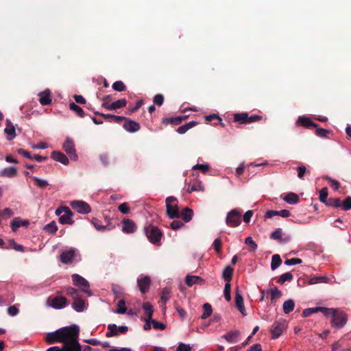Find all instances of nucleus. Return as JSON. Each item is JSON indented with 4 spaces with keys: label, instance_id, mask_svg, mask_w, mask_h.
Returning <instances> with one entry per match:
<instances>
[{
    "label": "nucleus",
    "instance_id": "1",
    "mask_svg": "<svg viewBox=\"0 0 351 351\" xmlns=\"http://www.w3.org/2000/svg\"><path fill=\"white\" fill-rule=\"evenodd\" d=\"M80 328L73 324L48 332L45 341L48 344L62 343L63 346L60 348L62 351H81L82 346L78 342Z\"/></svg>",
    "mask_w": 351,
    "mask_h": 351
},
{
    "label": "nucleus",
    "instance_id": "2",
    "mask_svg": "<svg viewBox=\"0 0 351 351\" xmlns=\"http://www.w3.org/2000/svg\"><path fill=\"white\" fill-rule=\"evenodd\" d=\"M144 232L152 244L158 246L161 245L160 240L163 234L157 226L151 224L146 226L144 227Z\"/></svg>",
    "mask_w": 351,
    "mask_h": 351
},
{
    "label": "nucleus",
    "instance_id": "3",
    "mask_svg": "<svg viewBox=\"0 0 351 351\" xmlns=\"http://www.w3.org/2000/svg\"><path fill=\"white\" fill-rule=\"evenodd\" d=\"M63 291H58L56 296L51 295L47 300V304L55 309H62L69 304L68 300L61 294Z\"/></svg>",
    "mask_w": 351,
    "mask_h": 351
},
{
    "label": "nucleus",
    "instance_id": "4",
    "mask_svg": "<svg viewBox=\"0 0 351 351\" xmlns=\"http://www.w3.org/2000/svg\"><path fill=\"white\" fill-rule=\"evenodd\" d=\"M167 215L170 219L179 217V208L178 206V200L176 197L170 196L165 200Z\"/></svg>",
    "mask_w": 351,
    "mask_h": 351
},
{
    "label": "nucleus",
    "instance_id": "5",
    "mask_svg": "<svg viewBox=\"0 0 351 351\" xmlns=\"http://www.w3.org/2000/svg\"><path fill=\"white\" fill-rule=\"evenodd\" d=\"M331 323L332 326L341 328L344 326L347 322V316L345 313L335 308L334 313L331 315Z\"/></svg>",
    "mask_w": 351,
    "mask_h": 351
},
{
    "label": "nucleus",
    "instance_id": "6",
    "mask_svg": "<svg viewBox=\"0 0 351 351\" xmlns=\"http://www.w3.org/2000/svg\"><path fill=\"white\" fill-rule=\"evenodd\" d=\"M226 222L230 227H237L241 223V213L237 209L231 210L226 216Z\"/></svg>",
    "mask_w": 351,
    "mask_h": 351
},
{
    "label": "nucleus",
    "instance_id": "7",
    "mask_svg": "<svg viewBox=\"0 0 351 351\" xmlns=\"http://www.w3.org/2000/svg\"><path fill=\"white\" fill-rule=\"evenodd\" d=\"M111 96L108 95L104 97L103 98V104L102 107L109 110H114L118 108H123L127 105V100L125 99H120L117 101L112 102V104H108L106 102L107 100H110Z\"/></svg>",
    "mask_w": 351,
    "mask_h": 351
},
{
    "label": "nucleus",
    "instance_id": "8",
    "mask_svg": "<svg viewBox=\"0 0 351 351\" xmlns=\"http://www.w3.org/2000/svg\"><path fill=\"white\" fill-rule=\"evenodd\" d=\"M128 331V327L126 326L117 327L116 324H111L108 326V331L106 333V337H117L119 335V334H125Z\"/></svg>",
    "mask_w": 351,
    "mask_h": 351
},
{
    "label": "nucleus",
    "instance_id": "9",
    "mask_svg": "<svg viewBox=\"0 0 351 351\" xmlns=\"http://www.w3.org/2000/svg\"><path fill=\"white\" fill-rule=\"evenodd\" d=\"M77 255V250L75 248H70L68 250L62 252L60 255V260L62 263L69 264L73 262Z\"/></svg>",
    "mask_w": 351,
    "mask_h": 351
},
{
    "label": "nucleus",
    "instance_id": "10",
    "mask_svg": "<svg viewBox=\"0 0 351 351\" xmlns=\"http://www.w3.org/2000/svg\"><path fill=\"white\" fill-rule=\"evenodd\" d=\"M62 148L72 160H77V155L75 152L74 142L72 139L66 138L62 145Z\"/></svg>",
    "mask_w": 351,
    "mask_h": 351
},
{
    "label": "nucleus",
    "instance_id": "11",
    "mask_svg": "<svg viewBox=\"0 0 351 351\" xmlns=\"http://www.w3.org/2000/svg\"><path fill=\"white\" fill-rule=\"evenodd\" d=\"M71 278L74 285L81 287L83 292L89 293V283L85 278L77 274H73Z\"/></svg>",
    "mask_w": 351,
    "mask_h": 351
},
{
    "label": "nucleus",
    "instance_id": "12",
    "mask_svg": "<svg viewBox=\"0 0 351 351\" xmlns=\"http://www.w3.org/2000/svg\"><path fill=\"white\" fill-rule=\"evenodd\" d=\"M137 285L142 293H147L150 288L151 279L148 276L141 275L137 279Z\"/></svg>",
    "mask_w": 351,
    "mask_h": 351
},
{
    "label": "nucleus",
    "instance_id": "13",
    "mask_svg": "<svg viewBox=\"0 0 351 351\" xmlns=\"http://www.w3.org/2000/svg\"><path fill=\"white\" fill-rule=\"evenodd\" d=\"M71 206L81 214H88L91 210L90 206L83 201H73L71 203Z\"/></svg>",
    "mask_w": 351,
    "mask_h": 351
},
{
    "label": "nucleus",
    "instance_id": "14",
    "mask_svg": "<svg viewBox=\"0 0 351 351\" xmlns=\"http://www.w3.org/2000/svg\"><path fill=\"white\" fill-rule=\"evenodd\" d=\"M125 121L123 128L129 132L134 133L138 131L141 128V125L135 121L131 120L127 117L123 119Z\"/></svg>",
    "mask_w": 351,
    "mask_h": 351
},
{
    "label": "nucleus",
    "instance_id": "15",
    "mask_svg": "<svg viewBox=\"0 0 351 351\" xmlns=\"http://www.w3.org/2000/svg\"><path fill=\"white\" fill-rule=\"evenodd\" d=\"M136 223L131 219H124L122 221V231L126 234L134 233L136 230Z\"/></svg>",
    "mask_w": 351,
    "mask_h": 351
},
{
    "label": "nucleus",
    "instance_id": "16",
    "mask_svg": "<svg viewBox=\"0 0 351 351\" xmlns=\"http://www.w3.org/2000/svg\"><path fill=\"white\" fill-rule=\"evenodd\" d=\"M285 325L282 322H275L271 327V334L273 339H276L282 333Z\"/></svg>",
    "mask_w": 351,
    "mask_h": 351
},
{
    "label": "nucleus",
    "instance_id": "17",
    "mask_svg": "<svg viewBox=\"0 0 351 351\" xmlns=\"http://www.w3.org/2000/svg\"><path fill=\"white\" fill-rule=\"evenodd\" d=\"M87 302L86 300H83L81 296L77 298V299L73 300V302L71 304L73 309L77 312H82L87 308Z\"/></svg>",
    "mask_w": 351,
    "mask_h": 351
},
{
    "label": "nucleus",
    "instance_id": "18",
    "mask_svg": "<svg viewBox=\"0 0 351 351\" xmlns=\"http://www.w3.org/2000/svg\"><path fill=\"white\" fill-rule=\"evenodd\" d=\"M65 213L59 217V222L62 224H73L74 221L72 219L73 213L69 208H65Z\"/></svg>",
    "mask_w": 351,
    "mask_h": 351
},
{
    "label": "nucleus",
    "instance_id": "19",
    "mask_svg": "<svg viewBox=\"0 0 351 351\" xmlns=\"http://www.w3.org/2000/svg\"><path fill=\"white\" fill-rule=\"evenodd\" d=\"M274 216H280L282 217H288L291 216V212L288 210L283 209L281 210H269L267 211L265 217V218H272Z\"/></svg>",
    "mask_w": 351,
    "mask_h": 351
},
{
    "label": "nucleus",
    "instance_id": "20",
    "mask_svg": "<svg viewBox=\"0 0 351 351\" xmlns=\"http://www.w3.org/2000/svg\"><path fill=\"white\" fill-rule=\"evenodd\" d=\"M187 119V116H178L175 117H166L162 119V123L165 125L172 124L175 125H180L182 121Z\"/></svg>",
    "mask_w": 351,
    "mask_h": 351
},
{
    "label": "nucleus",
    "instance_id": "21",
    "mask_svg": "<svg viewBox=\"0 0 351 351\" xmlns=\"http://www.w3.org/2000/svg\"><path fill=\"white\" fill-rule=\"evenodd\" d=\"M205 280L199 276L187 275L185 278V283L189 287L194 285H203Z\"/></svg>",
    "mask_w": 351,
    "mask_h": 351
},
{
    "label": "nucleus",
    "instance_id": "22",
    "mask_svg": "<svg viewBox=\"0 0 351 351\" xmlns=\"http://www.w3.org/2000/svg\"><path fill=\"white\" fill-rule=\"evenodd\" d=\"M51 157L56 161L61 162L64 165H67L69 162L68 158L63 153L59 151H53L51 154Z\"/></svg>",
    "mask_w": 351,
    "mask_h": 351
},
{
    "label": "nucleus",
    "instance_id": "23",
    "mask_svg": "<svg viewBox=\"0 0 351 351\" xmlns=\"http://www.w3.org/2000/svg\"><path fill=\"white\" fill-rule=\"evenodd\" d=\"M297 123L306 128H311L312 127L313 128L318 127L317 123L312 121L310 118L304 117V116L299 117Z\"/></svg>",
    "mask_w": 351,
    "mask_h": 351
},
{
    "label": "nucleus",
    "instance_id": "24",
    "mask_svg": "<svg viewBox=\"0 0 351 351\" xmlns=\"http://www.w3.org/2000/svg\"><path fill=\"white\" fill-rule=\"evenodd\" d=\"M15 131V127L13 123L9 119H7L4 132L8 135V140L11 141L16 136Z\"/></svg>",
    "mask_w": 351,
    "mask_h": 351
},
{
    "label": "nucleus",
    "instance_id": "25",
    "mask_svg": "<svg viewBox=\"0 0 351 351\" xmlns=\"http://www.w3.org/2000/svg\"><path fill=\"white\" fill-rule=\"evenodd\" d=\"M95 114L101 116L102 117L109 121L110 122H114L117 123H120L121 121H123V119H125V117L122 116H117L110 114H103L99 112H95Z\"/></svg>",
    "mask_w": 351,
    "mask_h": 351
},
{
    "label": "nucleus",
    "instance_id": "26",
    "mask_svg": "<svg viewBox=\"0 0 351 351\" xmlns=\"http://www.w3.org/2000/svg\"><path fill=\"white\" fill-rule=\"evenodd\" d=\"M193 211L192 209L186 207L184 208L181 213L179 212V217L182 219L185 223L189 222L193 217Z\"/></svg>",
    "mask_w": 351,
    "mask_h": 351
},
{
    "label": "nucleus",
    "instance_id": "27",
    "mask_svg": "<svg viewBox=\"0 0 351 351\" xmlns=\"http://www.w3.org/2000/svg\"><path fill=\"white\" fill-rule=\"evenodd\" d=\"M50 94H51V93L49 89L45 90L43 92H41L39 94V97H40L39 101H40V104H42L43 106H47V105H49L51 104V99Z\"/></svg>",
    "mask_w": 351,
    "mask_h": 351
},
{
    "label": "nucleus",
    "instance_id": "28",
    "mask_svg": "<svg viewBox=\"0 0 351 351\" xmlns=\"http://www.w3.org/2000/svg\"><path fill=\"white\" fill-rule=\"evenodd\" d=\"M235 304L237 307L238 310L243 314L245 315V306L243 303V298L240 292L237 290L235 295Z\"/></svg>",
    "mask_w": 351,
    "mask_h": 351
},
{
    "label": "nucleus",
    "instance_id": "29",
    "mask_svg": "<svg viewBox=\"0 0 351 351\" xmlns=\"http://www.w3.org/2000/svg\"><path fill=\"white\" fill-rule=\"evenodd\" d=\"M17 175L16 168L14 167H9L4 168L0 172V176L7 177V178H14Z\"/></svg>",
    "mask_w": 351,
    "mask_h": 351
},
{
    "label": "nucleus",
    "instance_id": "30",
    "mask_svg": "<svg viewBox=\"0 0 351 351\" xmlns=\"http://www.w3.org/2000/svg\"><path fill=\"white\" fill-rule=\"evenodd\" d=\"M240 335L241 332L239 330L230 331L224 335L222 337L229 343H234L237 341V339Z\"/></svg>",
    "mask_w": 351,
    "mask_h": 351
},
{
    "label": "nucleus",
    "instance_id": "31",
    "mask_svg": "<svg viewBox=\"0 0 351 351\" xmlns=\"http://www.w3.org/2000/svg\"><path fill=\"white\" fill-rule=\"evenodd\" d=\"M247 113L241 112L234 114V121L240 124H247Z\"/></svg>",
    "mask_w": 351,
    "mask_h": 351
},
{
    "label": "nucleus",
    "instance_id": "32",
    "mask_svg": "<svg viewBox=\"0 0 351 351\" xmlns=\"http://www.w3.org/2000/svg\"><path fill=\"white\" fill-rule=\"evenodd\" d=\"M29 225V221L27 220L22 221L19 218H14L11 223V226L13 231H16V229L21 226L27 227Z\"/></svg>",
    "mask_w": 351,
    "mask_h": 351
},
{
    "label": "nucleus",
    "instance_id": "33",
    "mask_svg": "<svg viewBox=\"0 0 351 351\" xmlns=\"http://www.w3.org/2000/svg\"><path fill=\"white\" fill-rule=\"evenodd\" d=\"M283 199L290 204H295L299 202V197L297 194L294 193H287Z\"/></svg>",
    "mask_w": 351,
    "mask_h": 351
},
{
    "label": "nucleus",
    "instance_id": "34",
    "mask_svg": "<svg viewBox=\"0 0 351 351\" xmlns=\"http://www.w3.org/2000/svg\"><path fill=\"white\" fill-rule=\"evenodd\" d=\"M63 293H65L66 295L71 297L73 300L77 299V298L80 296L79 291L71 287L65 288Z\"/></svg>",
    "mask_w": 351,
    "mask_h": 351
},
{
    "label": "nucleus",
    "instance_id": "35",
    "mask_svg": "<svg viewBox=\"0 0 351 351\" xmlns=\"http://www.w3.org/2000/svg\"><path fill=\"white\" fill-rule=\"evenodd\" d=\"M197 124L196 121H191L184 125L180 126L177 130V132H178L180 134H183L186 133L189 129L193 128Z\"/></svg>",
    "mask_w": 351,
    "mask_h": 351
},
{
    "label": "nucleus",
    "instance_id": "36",
    "mask_svg": "<svg viewBox=\"0 0 351 351\" xmlns=\"http://www.w3.org/2000/svg\"><path fill=\"white\" fill-rule=\"evenodd\" d=\"M233 268L230 266H226L223 271V278L226 282L230 283L232 280L233 274Z\"/></svg>",
    "mask_w": 351,
    "mask_h": 351
},
{
    "label": "nucleus",
    "instance_id": "37",
    "mask_svg": "<svg viewBox=\"0 0 351 351\" xmlns=\"http://www.w3.org/2000/svg\"><path fill=\"white\" fill-rule=\"evenodd\" d=\"M143 308L145 311V314L147 316L146 319L152 320V315L154 313V309L152 306L149 302H145L143 305Z\"/></svg>",
    "mask_w": 351,
    "mask_h": 351
},
{
    "label": "nucleus",
    "instance_id": "38",
    "mask_svg": "<svg viewBox=\"0 0 351 351\" xmlns=\"http://www.w3.org/2000/svg\"><path fill=\"white\" fill-rule=\"evenodd\" d=\"M295 303L294 301L291 299L286 300L283 303V311L285 314H288L290 312L293 311L294 309Z\"/></svg>",
    "mask_w": 351,
    "mask_h": 351
},
{
    "label": "nucleus",
    "instance_id": "39",
    "mask_svg": "<svg viewBox=\"0 0 351 351\" xmlns=\"http://www.w3.org/2000/svg\"><path fill=\"white\" fill-rule=\"evenodd\" d=\"M267 293L271 294V302L275 301L276 299H278L282 296V291L280 290H279L276 287L267 290Z\"/></svg>",
    "mask_w": 351,
    "mask_h": 351
},
{
    "label": "nucleus",
    "instance_id": "40",
    "mask_svg": "<svg viewBox=\"0 0 351 351\" xmlns=\"http://www.w3.org/2000/svg\"><path fill=\"white\" fill-rule=\"evenodd\" d=\"M92 223L95 226V228L98 230H111L113 228V226H103L101 224V221L96 218H93L92 220Z\"/></svg>",
    "mask_w": 351,
    "mask_h": 351
},
{
    "label": "nucleus",
    "instance_id": "41",
    "mask_svg": "<svg viewBox=\"0 0 351 351\" xmlns=\"http://www.w3.org/2000/svg\"><path fill=\"white\" fill-rule=\"evenodd\" d=\"M282 263V260L278 254H274L273 255L271 258V269L272 270H275L277 269Z\"/></svg>",
    "mask_w": 351,
    "mask_h": 351
},
{
    "label": "nucleus",
    "instance_id": "42",
    "mask_svg": "<svg viewBox=\"0 0 351 351\" xmlns=\"http://www.w3.org/2000/svg\"><path fill=\"white\" fill-rule=\"evenodd\" d=\"M69 108L72 111L75 112L80 117H84V112L83 109L77 106L74 102H71L69 104Z\"/></svg>",
    "mask_w": 351,
    "mask_h": 351
},
{
    "label": "nucleus",
    "instance_id": "43",
    "mask_svg": "<svg viewBox=\"0 0 351 351\" xmlns=\"http://www.w3.org/2000/svg\"><path fill=\"white\" fill-rule=\"evenodd\" d=\"M204 313L201 316V318L205 319L208 318L213 313V308L209 303H205L203 304Z\"/></svg>",
    "mask_w": 351,
    "mask_h": 351
},
{
    "label": "nucleus",
    "instance_id": "44",
    "mask_svg": "<svg viewBox=\"0 0 351 351\" xmlns=\"http://www.w3.org/2000/svg\"><path fill=\"white\" fill-rule=\"evenodd\" d=\"M293 279V276L292 275V274L291 272H286V273L282 274L279 277L277 282L280 285H283L285 282H287V281L290 282Z\"/></svg>",
    "mask_w": 351,
    "mask_h": 351
},
{
    "label": "nucleus",
    "instance_id": "45",
    "mask_svg": "<svg viewBox=\"0 0 351 351\" xmlns=\"http://www.w3.org/2000/svg\"><path fill=\"white\" fill-rule=\"evenodd\" d=\"M323 179L328 181L330 183V186L335 190L338 191L340 188V183L336 180H334L328 176H324Z\"/></svg>",
    "mask_w": 351,
    "mask_h": 351
},
{
    "label": "nucleus",
    "instance_id": "46",
    "mask_svg": "<svg viewBox=\"0 0 351 351\" xmlns=\"http://www.w3.org/2000/svg\"><path fill=\"white\" fill-rule=\"evenodd\" d=\"M325 204L328 206L339 208L341 206V202L339 198H329Z\"/></svg>",
    "mask_w": 351,
    "mask_h": 351
},
{
    "label": "nucleus",
    "instance_id": "47",
    "mask_svg": "<svg viewBox=\"0 0 351 351\" xmlns=\"http://www.w3.org/2000/svg\"><path fill=\"white\" fill-rule=\"evenodd\" d=\"M245 243L250 247V252H255L258 248L257 244L251 237H248L245 239Z\"/></svg>",
    "mask_w": 351,
    "mask_h": 351
},
{
    "label": "nucleus",
    "instance_id": "48",
    "mask_svg": "<svg viewBox=\"0 0 351 351\" xmlns=\"http://www.w3.org/2000/svg\"><path fill=\"white\" fill-rule=\"evenodd\" d=\"M32 179L35 181V184L40 189H45L49 185L48 182L45 180L35 176L32 177Z\"/></svg>",
    "mask_w": 351,
    "mask_h": 351
},
{
    "label": "nucleus",
    "instance_id": "49",
    "mask_svg": "<svg viewBox=\"0 0 351 351\" xmlns=\"http://www.w3.org/2000/svg\"><path fill=\"white\" fill-rule=\"evenodd\" d=\"M44 229L46 232L53 234L56 232V231L58 230V227L56 223L54 221H53L48 223L47 225H46Z\"/></svg>",
    "mask_w": 351,
    "mask_h": 351
},
{
    "label": "nucleus",
    "instance_id": "50",
    "mask_svg": "<svg viewBox=\"0 0 351 351\" xmlns=\"http://www.w3.org/2000/svg\"><path fill=\"white\" fill-rule=\"evenodd\" d=\"M112 88L116 91L122 92L125 90L126 86L122 81H117L113 83Z\"/></svg>",
    "mask_w": 351,
    "mask_h": 351
},
{
    "label": "nucleus",
    "instance_id": "51",
    "mask_svg": "<svg viewBox=\"0 0 351 351\" xmlns=\"http://www.w3.org/2000/svg\"><path fill=\"white\" fill-rule=\"evenodd\" d=\"M317 313V312H322L324 315L326 316H330L332 313H334V310L335 308H326V307H316Z\"/></svg>",
    "mask_w": 351,
    "mask_h": 351
},
{
    "label": "nucleus",
    "instance_id": "52",
    "mask_svg": "<svg viewBox=\"0 0 351 351\" xmlns=\"http://www.w3.org/2000/svg\"><path fill=\"white\" fill-rule=\"evenodd\" d=\"M204 189L201 182H199L197 184H195L192 185L191 186H189L186 191L189 193H191L193 191H204Z\"/></svg>",
    "mask_w": 351,
    "mask_h": 351
},
{
    "label": "nucleus",
    "instance_id": "53",
    "mask_svg": "<svg viewBox=\"0 0 351 351\" xmlns=\"http://www.w3.org/2000/svg\"><path fill=\"white\" fill-rule=\"evenodd\" d=\"M297 171H298V176L300 179H303L306 173H308V174L310 173V171H307L306 167L303 165H300L297 168Z\"/></svg>",
    "mask_w": 351,
    "mask_h": 351
},
{
    "label": "nucleus",
    "instance_id": "54",
    "mask_svg": "<svg viewBox=\"0 0 351 351\" xmlns=\"http://www.w3.org/2000/svg\"><path fill=\"white\" fill-rule=\"evenodd\" d=\"M327 197H328V189L326 187H324L319 191L320 202L326 204L328 199H327Z\"/></svg>",
    "mask_w": 351,
    "mask_h": 351
},
{
    "label": "nucleus",
    "instance_id": "55",
    "mask_svg": "<svg viewBox=\"0 0 351 351\" xmlns=\"http://www.w3.org/2000/svg\"><path fill=\"white\" fill-rule=\"evenodd\" d=\"M117 313L124 314L126 312L125 302L124 300H121L118 302L117 309L116 311Z\"/></svg>",
    "mask_w": 351,
    "mask_h": 351
},
{
    "label": "nucleus",
    "instance_id": "56",
    "mask_svg": "<svg viewBox=\"0 0 351 351\" xmlns=\"http://www.w3.org/2000/svg\"><path fill=\"white\" fill-rule=\"evenodd\" d=\"M282 237V232L280 228H277L270 235V238L274 240L281 241Z\"/></svg>",
    "mask_w": 351,
    "mask_h": 351
},
{
    "label": "nucleus",
    "instance_id": "57",
    "mask_svg": "<svg viewBox=\"0 0 351 351\" xmlns=\"http://www.w3.org/2000/svg\"><path fill=\"white\" fill-rule=\"evenodd\" d=\"M194 170H199L205 173L210 169V166L207 164H197L193 167Z\"/></svg>",
    "mask_w": 351,
    "mask_h": 351
},
{
    "label": "nucleus",
    "instance_id": "58",
    "mask_svg": "<svg viewBox=\"0 0 351 351\" xmlns=\"http://www.w3.org/2000/svg\"><path fill=\"white\" fill-rule=\"evenodd\" d=\"M224 297L227 301L231 300V285L230 283L226 282L224 287Z\"/></svg>",
    "mask_w": 351,
    "mask_h": 351
},
{
    "label": "nucleus",
    "instance_id": "59",
    "mask_svg": "<svg viewBox=\"0 0 351 351\" xmlns=\"http://www.w3.org/2000/svg\"><path fill=\"white\" fill-rule=\"evenodd\" d=\"M9 247H12L16 251L22 252H24V247L21 245L16 243L14 240H10L9 241Z\"/></svg>",
    "mask_w": 351,
    "mask_h": 351
},
{
    "label": "nucleus",
    "instance_id": "60",
    "mask_svg": "<svg viewBox=\"0 0 351 351\" xmlns=\"http://www.w3.org/2000/svg\"><path fill=\"white\" fill-rule=\"evenodd\" d=\"M341 207L343 210H349L351 209V197L348 196L346 197L343 204H341Z\"/></svg>",
    "mask_w": 351,
    "mask_h": 351
},
{
    "label": "nucleus",
    "instance_id": "61",
    "mask_svg": "<svg viewBox=\"0 0 351 351\" xmlns=\"http://www.w3.org/2000/svg\"><path fill=\"white\" fill-rule=\"evenodd\" d=\"M160 298H161V300L162 301L163 304H165L166 302L170 298V291H169V289H164L162 290Z\"/></svg>",
    "mask_w": 351,
    "mask_h": 351
},
{
    "label": "nucleus",
    "instance_id": "62",
    "mask_svg": "<svg viewBox=\"0 0 351 351\" xmlns=\"http://www.w3.org/2000/svg\"><path fill=\"white\" fill-rule=\"evenodd\" d=\"M112 291L117 298L121 297L122 293L121 287L118 285H112Z\"/></svg>",
    "mask_w": 351,
    "mask_h": 351
},
{
    "label": "nucleus",
    "instance_id": "63",
    "mask_svg": "<svg viewBox=\"0 0 351 351\" xmlns=\"http://www.w3.org/2000/svg\"><path fill=\"white\" fill-rule=\"evenodd\" d=\"M13 215V211L8 208H6L3 209V210L0 211V217H2V219L4 218H8L11 217Z\"/></svg>",
    "mask_w": 351,
    "mask_h": 351
},
{
    "label": "nucleus",
    "instance_id": "64",
    "mask_svg": "<svg viewBox=\"0 0 351 351\" xmlns=\"http://www.w3.org/2000/svg\"><path fill=\"white\" fill-rule=\"evenodd\" d=\"M154 103L157 106H162L164 102V97L161 94H157L154 97Z\"/></svg>",
    "mask_w": 351,
    "mask_h": 351
}]
</instances>
